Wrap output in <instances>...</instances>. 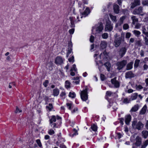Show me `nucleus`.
<instances>
[{"mask_svg": "<svg viewBox=\"0 0 148 148\" xmlns=\"http://www.w3.org/2000/svg\"><path fill=\"white\" fill-rule=\"evenodd\" d=\"M125 35V34L123 32L121 33L120 37L118 35L117 33L115 34L114 35V45L115 47H119L122 42L124 41Z\"/></svg>", "mask_w": 148, "mask_h": 148, "instance_id": "1", "label": "nucleus"}, {"mask_svg": "<svg viewBox=\"0 0 148 148\" xmlns=\"http://www.w3.org/2000/svg\"><path fill=\"white\" fill-rule=\"evenodd\" d=\"M103 24L101 23H99L92 28V32L93 34H96L101 32L103 29Z\"/></svg>", "mask_w": 148, "mask_h": 148, "instance_id": "2", "label": "nucleus"}, {"mask_svg": "<svg viewBox=\"0 0 148 148\" xmlns=\"http://www.w3.org/2000/svg\"><path fill=\"white\" fill-rule=\"evenodd\" d=\"M132 126L133 128L134 129L140 130L143 127L144 124L140 121H139L137 122V121L135 120L132 121Z\"/></svg>", "mask_w": 148, "mask_h": 148, "instance_id": "3", "label": "nucleus"}, {"mask_svg": "<svg viewBox=\"0 0 148 148\" xmlns=\"http://www.w3.org/2000/svg\"><path fill=\"white\" fill-rule=\"evenodd\" d=\"M127 63L126 60H123L121 61L117 62L116 65L117 66L116 69L119 71L122 69L126 65Z\"/></svg>", "mask_w": 148, "mask_h": 148, "instance_id": "4", "label": "nucleus"}, {"mask_svg": "<svg viewBox=\"0 0 148 148\" xmlns=\"http://www.w3.org/2000/svg\"><path fill=\"white\" fill-rule=\"evenodd\" d=\"M87 91L88 89L86 88L84 90L82 91L81 92V98L83 101H86L88 99Z\"/></svg>", "mask_w": 148, "mask_h": 148, "instance_id": "5", "label": "nucleus"}, {"mask_svg": "<svg viewBox=\"0 0 148 148\" xmlns=\"http://www.w3.org/2000/svg\"><path fill=\"white\" fill-rule=\"evenodd\" d=\"M113 29V24L110 21H106V25L105 29V31H111Z\"/></svg>", "mask_w": 148, "mask_h": 148, "instance_id": "6", "label": "nucleus"}, {"mask_svg": "<svg viewBox=\"0 0 148 148\" xmlns=\"http://www.w3.org/2000/svg\"><path fill=\"white\" fill-rule=\"evenodd\" d=\"M143 10L142 7H140L138 8L134 9L133 11V13L134 14L140 15L143 16V14H141L143 13Z\"/></svg>", "mask_w": 148, "mask_h": 148, "instance_id": "7", "label": "nucleus"}, {"mask_svg": "<svg viewBox=\"0 0 148 148\" xmlns=\"http://www.w3.org/2000/svg\"><path fill=\"white\" fill-rule=\"evenodd\" d=\"M64 60L62 57L58 56L55 60V63L57 65H61L63 63Z\"/></svg>", "mask_w": 148, "mask_h": 148, "instance_id": "8", "label": "nucleus"}, {"mask_svg": "<svg viewBox=\"0 0 148 148\" xmlns=\"http://www.w3.org/2000/svg\"><path fill=\"white\" fill-rule=\"evenodd\" d=\"M127 51V49L125 47H122L119 51V55L121 57H122L125 54Z\"/></svg>", "mask_w": 148, "mask_h": 148, "instance_id": "9", "label": "nucleus"}, {"mask_svg": "<svg viewBox=\"0 0 148 148\" xmlns=\"http://www.w3.org/2000/svg\"><path fill=\"white\" fill-rule=\"evenodd\" d=\"M135 76L131 71L127 72L125 73V77L126 78H132L134 77Z\"/></svg>", "mask_w": 148, "mask_h": 148, "instance_id": "10", "label": "nucleus"}, {"mask_svg": "<svg viewBox=\"0 0 148 148\" xmlns=\"http://www.w3.org/2000/svg\"><path fill=\"white\" fill-rule=\"evenodd\" d=\"M140 4V0H134V2L132 4L131 8H133L136 6L139 5Z\"/></svg>", "mask_w": 148, "mask_h": 148, "instance_id": "11", "label": "nucleus"}, {"mask_svg": "<svg viewBox=\"0 0 148 148\" xmlns=\"http://www.w3.org/2000/svg\"><path fill=\"white\" fill-rule=\"evenodd\" d=\"M136 142L135 143L134 145L137 147L140 146L141 144V138L139 136H138L136 137Z\"/></svg>", "mask_w": 148, "mask_h": 148, "instance_id": "12", "label": "nucleus"}, {"mask_svg": "<svg viewBox=\"0 0 148 148\" xmlns=\"http://www.w3.org/2000/svg\"><path fill=\"white\" fill-rule=\"evenodd\" d=\"M112 83L114 85V86L116 88L119 87V82L116 80V78H114L111 80Z\"/></svg>", "mask_w": 148, "mask_h": 148, "instance_id": "13", "label": "nucleus"}, {"mask_svg": "<svg viewBox=\"0 0 148 148\" xmlns=\"http://www.w3.org/2000/svg\"><path fill=\"white\" fill-rule=\"evenodd\" d=\"M107 45V43L105 41H101L100 44V48L101 49H104L106 48Z\"/></svg>", "mask_w": 148, "mask_h": 148, "instance_id": "14", "label": "nucleus"}, {"mask_svg": "<svg viewBox=\"0 0 148 148\" xmlns=\"http://www.w3.org/2000/svg\"><path fill=\"white\" fill-rule=\"evenodd\" d=\"M131 117L130 115H128L125 116V122L127 125H129L131 120Z\"/></svg>", "mask_w": 148, "mask_h": 148, "instance_id": "15", "label": "nucleus"}, {"mask_svg": "<svg viewBox=\"0 0 148 148\" xmlns=\"http://www.w3.org/2000/svg\"><path fill=\"white\" fill-rule=\"evenodd\" d=\"M133 63L134 62H131L127 64L126 70H129L132 69V65Z\"/></svg>", "mask_w": 148, "mask_h": 148, "instance_id": "16", "label": "nucleus"}, {"mask_svg": "<svg viewBox=\"0 0 148 148\" xmlns=\"http://www.w3.org/2000/svg\"><path fill=\"white\" fill-rule=\"evenodd\" d=\"M90 12V10L88 7L82 13V14L84 16H86L88 15Z\"/></svg>", "mask_w": 148, "mask_h": 148, "instance_id": "17", "label": "nucleus"}, {"mask_svg": "<svg viewBox=\"0 0 148 148\" xmlns=\"http://www.w3.org/2000/svg\"><path fill=\"white\" fill-rule=\"evenodd\" d=\"M114 12L116 14H118L119 12V7L117 4H114L113 5Z\"/></svg>", "mask_w": 148, "mask_h": 148, "instance_id": "18", "label": "nucleus"}, {"mask_svg": "<svg viewBox=\"0 0 148 148\" xmlns=\"http://www.w3.org/2000/svg\"><path fill=\"white\" fill-rule=\"evenodd\" d=\"M104 65L106 66L108 71H110L111 66V65L110 63L109 62H107L105 63Z\"/></svg>", "mask_w": 148, "mask_h": 148, "instance_id": "19", "label": "nucleus"}, {"mask_svg": "<svg viewBox=\"0 0 148 148\" xmlns=\"http://www.w3.org/2000/svg\"><path fill=\"white\" fill-rule=\"evenodd\" d=\"M147 109V106L146 105H145L142 108L140 112V114H144Z\"/></svg>", "mask_w": 148, "mask_h": 148, "instance_id": "20", "label": "nucleus"}, {"mask_svg": "<svg viewBox=\"0 0 148 148\" xmlns=\"http://www.w3.org/2000/svg\"><path fill=\"white\" fill-rule=\"evenodd\" d=\"M71 21L70 27L71 28L74 27L75 26L74 24V21L73 17H70L69 18Z\"/></svg>", "mask_w": 148, "mask_h": 148, "instance_id": "21", "label": "nucleus"}, {"mask_svg": "<svg viewBox=\"0 0 148 148\" xmlns=\"http://www.w3.org/2000/svg\"><path fill=\"white\" fill-rule=\"evenodd\" d=\"M131 18L132 21V23L134 25L135 24V23L138 22V18L136 17V16H132L131 17Z\"/></svg>", "mask_w": 148, "mask_h": 148, "instance_id": "22", "label": "nucleus"}, {"mask_svg": "<svg viewBox=\"0 0 148 148\" xmlns=\"http://www.w3.org/2000/svg\"><path fill=\"white\" fill-rule=\"evenodd\" d=\"M139 106L137 105H135L131 109L130 111L132 112H135L138 109Z\"/></svg>", "mask_w": 148, "mask_h": 148, "instance_id": "23", "label": "nucleus"}, {"mask_svg": "<svg viewBox=\"0 0 148 148\" xmlns=\"http://www.w3.org/2000/svg\"><path fill=\"white\" fill-rule=\"evenodd\" d=\"M142 136L143 137L146 138L148 136V131L147 130H143L142 132Z\"/></svg>", "mask_w": 148, "mask_h": 148, "instance_id": "24", "label": "nucleus"}, {"mask_svg": "<svg viewBox=\"0 0 148 148\" xmlns=\"http://www.w3.org/2000/svg\"><path fill=\"white\" fill-rule=\"evenodd\" d=\"M142 31L143 34H144L147 37H148V32H146V29L145 26H143L142 27Z\"/></svg>", "mask_w": 148, "mask_h": 148, "instance_id": "25", "label": "nucleus"}, {"mask_svg": "<svg viewBox=\"0 0 148 148\" xmlns=\"http://www.w3.org/2000/svg\"><path fill=\"white\" fill-rule=\"evenodd\" d=\"M53 95L54 96H58L59 93V90L57 88H55L53 90Z\"/></svg>", "mask_w": 148, "mask_h": 148, "instance_id": "26", "label": "nucleus"}, {"mask_svg": "<svg viewBox=\"0 0 148 148\" xmlns=\"http://www.w3.org/2000/svg\"><path fill=\"white\" fill-rule=\"evenodd\" d=\"M69 48L68 50V52L67 53L70 54L71 53L72 51V49L71 48L72 46V44L71 43H69L68 44Z\"/></svg>", "mask_w": 148, "mask_h": 148, "instance_id": "27", "label": "nucleus"}, {"mask_svg": "<svg viewBox=\"0 0 148 148\" xmlns=\"http://www.w3.org/2000/svg\"><path fill=\"white\" fill-rule=\"evenodd\" d=\"M56 121V117L55 116H52L51 119L50 120V124H51L53 122H55Z\"/></svg>", "mask_w": 148, "mask_h": 148, "instance_id": "28", "label": "nucleus"}, {"mask_svg": "<svg viewBox=\"0 0 148 148\" xmlns=\"http://www.w3.org/2000/svg\"><path fill=\"white\" fill-rule=\"evenodd\" d=\"M133 32L135 35L137 37H138L141 34L140 31L136 30H134L133 31Z\"/></svg>", "mask_w": 148, "mask_h": 148, "instance_id": "29", "label": "nucleus"}, {"mask_svg": "<svg viewBox=\"0 0 148 148\" xmlns=\"http://www.w3.org/2000/svg\"><path fill=\"white\" fill-rule=\"evenodd\" d=\"M138 94L137 93H134L133 95L130 98V99L133 100L136 99L137 97Z\"/></svg>", "mask_w": 148, "mask_h": 148, "instance_id": "30", "label": "nucleus"}, {"mask_svg": "<svg viewBox=\"0 0 148 148\" xmlns=\"http://www.w3.org/2000/svg\"><path fill=\"white\" fill-rule=\"evenodd\" d=\"M65 86L67 88H68L70 87L71 83L68 80L66 81L65 82Z\"/></svg>", "mask_w": 148, "mask_h": 148, "instance_id": "31", "label": "nucleus"}, {"mask_svg": "<svg viewBox=\"0 0 148 148\" xmlns=\"http://www.w3.org/2000/svg\"><path fill=\"white\" fill-rule=\"evenodd\" d=\"M103 55L104 56V57L103 58L104 59L106 58V59H107L108 58V54L105 51L103 53V54L102 53H101L100 54V56L102 55Z\"/></svg>", "mask_w": 148, "mask_h": 148, "instance_id": "32", "label": "nucleus"}, {"mask_svg": "<svg viewBox=\"0 0 148 148\" xmlns=\"http://www.w3.org/2000/svg\"><path fill=\"white\" fill-rule=\"evenodd\" d=\"M109 16L110 18L112 21L114 22L116 21V17L115 16H114L111 14H109Z\"/></svg>", "mask_w": 148, "mask_h": 148, "instance_id": "33", "label": "nucleus"}, {"mask_svg": "<svg viewBox=\"0 0 148 148\" xmlns=\"http://www.w3.org/2000/svg\"><path fill=\"white\" fill-rule=\"evenodd\" d=\"M148 145V139L145 141L143 143V144L141 146L140 148H145L146 146Z\"/></svg>", "mask_w": 148, "mask_h": 148, "instance_id": "34", "label": "nucleus"}, {"mask_svg": "<svg viewBox=\"0 0 148 148\" xmlns=\"http://www.w3.org/2000/svg\"><path fill=\"white\" fill-rule=\"evenodd\" d=\"M69 97H71L72 98H74L76 96V94L75 92H70L69 95Z\"/></svg>", "mask_w": 148, "mask_h": 148, "instance_id": "35", "label": "nucleus"}, {"mask_svg": "<svg viewBox=\"0 0 148 148\" xmlns=\"http://www.w3.org/2000/svg\"><path fill=\"white\" fill-rule=\"evenodd\" d=\"M91 128L94 131L96 132L97 130V126L96 125L93 124L92 126H91Z\"/></svg>", "mask_w": 148, "mask_h": 148, "instance_id": "36", "label": "nucleus"}, {"mask_svg": "<svg viewBox=\"0 0 148 148\" xmlns=\"http://www.w3.org/2000/svg\"><path fill=\"white\" fill-rule=\"evenodd\" d=\"M125 18V16H123L122 17H121L120 19V25H121L123 23V21Z\"/></svg>", "mask_w": 148, "mask_h": 148, "instance_id": "37", "label": "nucleus"}, {"mask_svg": "<svg viewBox=\"0 0 148 148\" xmlns=\"http://www.w3.org/2000/svg\"><path fill=\"white\" fill-rule=\"evenodd\" d=\"M130 101V99L128 100L127 98H124L123 100V103L125 104L129 103Z\"/></svg>", "mask_w": 148, "mask_h": 148, "instance_id": "38", "label": "nucleus"}, {"mask_svg": "<svg viewBox=\"0 0 148 148\" xmlns=\"http://www.w3.org/2000/svg\"><path fill=\"white\" fill-rule=\"evenodd\" d=\"M140 61V60H139L137 59L135 60L134 64L135 67H137L138 66Z\"/></svg>", "mask_w": 148, "mask_h": 148, "instance_id": "39", "label": "nucleus"}, {"mask_svg": "<svg viewBox=\"0 0 148 148\" xmlns=\"http://www.w3.org/2000/svg\"><path fill=\"white\" fill-rule=\"evenodd\" d=\"M147 37L145 36L144 38V40L145 41V44L148 46V39L147 38Z\"/></svg>", "mask_w": 148, "mask_h": 148, "instance_id": "40", "label": "nucleus"}, {"mask_svg": "<svg viewBox=\"0 0 148 148\" xmlns=\"http://www.w3.org/2000/svg\"><path fill=\"white\" fill-rule=\"evenodd\" d=\"M102 36L103 39H107L108 37V34L107 33H104L102 34Z\"/></svg>", "mask_w": 148, "mask_h": 148, "instance_id": "41", "label": "nucleus"}, {"mask_svg": "<svg viewBox=\"0 0 148 148\" xmlns=\"http://www.w3.org/2000/svg\"><path fill=\"white\" fill-rule=\"evenodd\" d=\"M46 108H48L49 110H51L53 108L52 105L51 103H49V106H46Z\"/></svg>", "mask_w": 148, "mask_h": 148, "instance_id": "42", "label": "nucleus"}, {"mask_svg": "<svg viewBox=\"0 0 148 148\" xmlns=\"http://www.w3.org/2000/svg\"><path fill=\"white\" fill-rule=\"evenodd\" d=\"M77 70V69L76 68V65L75 64L73 65V67L70 70L71 71H76Z\"/></svg>", "mask_w": 148, "mask_h": 148, "instance_id": "43", "label": "nucleus"}, {"mask_svg": "<svg viewBox=\"0 0 148 148\" xmlns=\"http://www.w3.org/2000/svg\"><path fill=\"white\" fill-rule=\"evenodd\" d=\"M135 45L138 46H141V40H139L136 41V42L135 43Z\"/></svg>", "mask_w": 148, "mask_h": 148, "instance_id": "44", "label": "nucleus"}, {"mask_svg": "<svg viewBox=\"0 0 148 148\" xmlns=\"http://www.w3.org/2000/svg\"><path fill=\"white\" fill-rule=\"evenodd\" d=\"M123 28L124 29H127L129 28V26L126 23L124 24L123 27Z\"/></svg>", "mask_w": 148, "mask_h": 148, "instance_id": "45", "label": "nucleus"}, {"mask_svg": "<svg viewBox=\"0 0 148 148\" xmlns=\"http://www.w3.org/2000/svg\"><path fill=\"white\" fill-rule=\"evenodd\" d=\"M13 85L14 86H15L16 84L14 82H12L10 83L9 84V88H11L12 87V86Z\"/></svg>", "mask_w": 148, "mask_h": 148, "instance_id": "46", "label": "nucleus"}, {"mask_svg": "<svg viewBox=\"0 0 148 148\" xmlns=\"http://www.w3.org/2000/svg\"><path fill=\"white\" fill-rule=\"evenodd\" d=\"M22 112V110L19 109L18 106L16 107V110L15 111V113H17L18 112Z\"/></svg>", "mask_w": 148, "mask_h": 148, "instance_id": "47", "label": "nucleus"}, {"mask_svg": "<svg viewBox=\"0 0 148 148\" xmlns=\"http://www.w3.org/2000/svg\"><path fill=\"white\" fill-rule=\"evenodd\" d=\"M131 34L130 32H127L126 33L125 37L126 38H129L131 36Z\"/></svg>", "mask_w": 148, "mask_h": 148, "instance_id": "48", "label": "nucleus"}, {"mask_svg": "<svg viewBox=\"0 0 148 148\" xmlns=\"http://www.w3.org/2000/svg\"><path fill=\"white\" fill-rule=\"evenodd\" d=\"M36 142L39 147H42V144L40 140L38 139L36 140Z\"/></svg>", "mask_w": 148, "mask_h": 148, "instance_id": "49", "label": "nucleus"}, {"mask_svg": "<svg viewBox=\"0 0 148 148\" xmlns=\"http://www.w3.org/2000/svg\"><path fill=\"white\" fill-rule=\"evenodd\" d=\"M49 83V81L48 80H46L43 83V85L45 87H47V84Z\"/></svg>", "mask_w": 148, "mask_h": 148, "instance_id": "50", "label": "nucleus"}, {"mask_svg": "<svg viewBox=\"0 0 148 148\" xmlns=\"http://www.w3.org/2000/svg\"><path fill=\"white\" fill-rule=\"evenodd\" d=\"M100 78L101 80L102 81L104 80L105 78L104 75L101 74L100 75Z\"/></svg>", "mask_w": 148, "mask_h": 148, "instance_id": "51", "label": "nucleus"}, {"mask_svg": "<svg viewBox=\"0 0 148 148\" xmlns=\"http://www.w3.org/2000/svg\"><path fill=\"white\" fill-rule=\"evenodd\" d=\"M69 62H73L74 61V57L73 56H72L69 59Z\"/></svg>", "mask_w": 148, "mask_h": 148, "instance_id": "52", "label": "nucleus"}, {"mask_svg": "<svg viewBox=\"0 0 148 148\" xmlns=\"http://www.w3.org/2000/svg\"><path fill=\"white\" fill-rule=\"evenodd\" d=\"M48 133L50 135H52L54 133V132L53 130L51 129L49 130Z\"/></svg>", "mask_w": 148, "mask_h": 148, "instance_id": "53", "label": "nucleus"}, {"mask_svg": "<svg viewBox=\"0 0 148 148\" xmlns=\"http://www.w3.org/2000/svg\"><path fill=\"white\" fill-rule=\"evenodd\" d=\"M112 94V92L110 91H108L106 92V95L108 96H110Z\"/></svg>", "mask_w": 148, "mask_h": 148, "instance_id": "54", "label": "nucleus"}, {"mask_svg": "<svg viewBox=\"0 0 148 148\" xmlns=\"http://www.w3.org/2000/svg\"><path fill=\"white\" fill-rule=\"evenodd\" d=\"M94 39V37L92 36H90V41L91 42H93Z\"/></svg>", "mask_w": 148, "mask_h": 148, "instance_id": "55", "label": "nucleus"}, {"mask_svg": "<svg viewBox=\"0 0 148 148\" xmlns=\"http://www.w3.org/2000/svg\"><path fill=\"white\" fill-rule=\"evenodd\" d=\"M143 87L140 85H139L138 86H137L136 89L137 90H140L142 89L143 88Z\"/></svg>", "mask_w": 148, "mask_h": 148, "instance_id": "56", "label": "nucleus"}, {"mask_svg": "<svg viewBox=\"0 0 148 148\" xmlns=\"http://www.w3.org/2000/svg\"><path fill=\"white\" fill-rule=\"evenodd\" d=\"M74 132V133L72 134V136H73L75 135H76L78 134V133L77 131L75 130V129H73Z\"/></svg>", "mask_w": 148, "mask_h": 148, "instance_id": "57", "label": "nucleus"}, {"mask_svg": "<svg viewBox=\"0 0 148 148\" xmlns=\"http://www.w3.org/2000/svg\"><path fill=\"white\" fill-rule=\"evenodd\" d=\"M135 40V39L134 38H131L129 41V44H130L131 43H133Z\"/></svg>", "mask_w": 148, "mask_h": 148, "instance_id": "58", "label": "nucleus"}, {"mask_svg": "<svg viewBox=\"0 0 148 148\" xmlns=\"http://www.w3.org/2000/svg\"><path fill=\"white\" fill-rule=\"evenodd\" d=\"M140 26L141 25L140 23H137L135 26V28L136 29H139L140 27Z\"/></svg>", "mask_w": 148, "mask_h": 148, "instance_id": "59", "label": "nucleus"}, {"mask_svg": "<svg viewBox=\"0 0 148 148\" xmlns=\"http://www.w3.org/2000/svg\"><path fill=\"white\" fill-rule=\"evenodd\" d=\"M74 31V29L73 28V29H72L69 30V32L70 34H73V33Z\"/></svg>", "mask_w": 148, "mask_h": 148, "instance_id": "60", "label": "nucleus"}, {"mask_svg": "<svg viewBox=\"0 0 148 148\" xmlns=\"http://www.w3.org/2000/svg\"><path fill=\"white\" fill-rule=\"evenodd\" d=\"M67 106L69 107V109H71V106H72V104L71 103H67L66 104Z\"/></svg>", "mask_w": 148, "mask_h": 148, "instance_id": "61", "label": "nucleus"}, {"mask_svg": "<svg viewBox=\"0 0 148 148\" xmlns=\"http://www.w3.org/2000/svg\"><path fill=\"white\" fill-rule=\"evenodd\" d=\"M143 67L144 70H147L148 69V65L145 64L144 65Z\"/></svg>", "mask_w": 148, "mask_h": 148, "instance_id": "62", "label": "nucleus"}, {"mask_svg": "<svg viewBox=\"0 0 148 148\" xmlns=\"http://www.w3.org/2000/svg\"><path fill=\"white\" fill-rule=\"evenodd\" d=\"M143 4L144 5H146L148 4V0L145 1L143 2Z\"/></svg>", "mask_w": 148, "mask_h": 148, "instance_id": "63", "label": "nucleus"}, {"mask_svg": "<svg viewBox=\"0 0 148 148\" xmlns=\"http://www.w3.org/2000/svg\"><path fill=\"white\" fill-rule=\"evenodd\" d=\"M124 121V119L123 118H121L120 119V123L122 125L123 124V122Z\"/></svg>", "mask_w": 148, "mask_h": 148, "instance_id": "64", "label": "nucleus"}]
</instances>
